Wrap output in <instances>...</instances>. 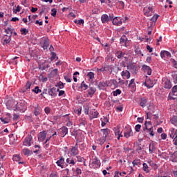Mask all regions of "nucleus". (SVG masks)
<instances>
[{"label": "nucleus", "instance_id": "c03bdc74", "mask_svg": "<svg viewBox=\"0 0 177 177\" xmlns=\"http://www.w3.org/2000/svg\"><path fill=\"white\" fill-rule=\"evenodd\" d=\"M31 85H32V83H31L30 81H28L25 85V91H28L30 88H31Z\"/></svg>", "mask_w": 177, "mask_h": 177}, {"label": "nucleus", "instance_id": "2f4dec72", "mask_svg": "<svg viewBox=\"0 0 177 177\" xmlns=\"http://www.w3.org/2000/svg\"><path fill=\"white\" fill-rule=\"evenodd\" d=\"M149 165L150 167H151L152 169H154V171H156V169H158V166L157 165V164L153 162V161L150 160L148 162Z\"/></svg>", "mask_w": 177, "mask_h": 177}, {"label": "nucleus", "instance_id": "de8ad7c7", "mask_svg": "<svg viewBox=\"0 0 177 177\" xmlns=\"http://www.w3.org/2000/svg\"><path fill=\"white\" fill-rule=\"evenodd\" d=\"M87 77H88L90 80H93L95 78V73L93 72H89L87 74Z\"/></svg>", "mask_w": 177, "mask_h": 177}, {"label": "nucleus", "instance_id": "774afa93", "mask_svg": "<svg viewBox=\"0 0 177 177\" xmlns=\"http://www.w3.org/2000/svg\"><path fill=\"white\" fill-rule=\"evenodd\" d=\"M145 127H153V126H151V121H149V122L145 121Z\"/></svg>", "mask_w": 177, "mask_h": 177}, {"label": "nucleus", "instance_id": "7c9ffc66", "mask_svg": "<svg viewBox=\"0 0 177 177\" xmlns=\"http://www.w3.org/2000/svg\"><path fill=\"white\" fill-rule=\"evenodd\" d=\"M23 153L24 156H31L32 155V151L28 149H23Z\"/></svg>", "mask_w": 177, "mask_h": 177}, {"label": "nucleus", "instance_id": "c9c22d12", "mask_svg": "<svg viewBox=\"0 0 177 177\" xmlns=\"http://www.w3.org/2000/svg\"><path fill=\"white\" fill-rule=\"evenodd\" d=\"M13 31H15V30L11 28H8L5 29V32H6V34L10 35V37H12V34H13Z\"/></svg>", "mask_w": 177, "mask_h": 177}, {"label": "nucleus", "instance_id": "864d4df0", "mask_svg": "<svg viewBox=\"0 0 177 177\" xmlns=\"http://www.w3.org/2000/svg\"><path fill=\"white\" fill-rule=\"evenodd\" d=\"M118 95H121V90L117 89L116 91H113V96H118Z\"/></svg>", "mask_w": 177, "mask_h": 177}, {"label": "nucleus", "instance_id": "7ed1b4c3", "mask_svg": "<svg viewBox=\"0 0 177 177\" xmlns=\"http://www.w3.org/2000/svg\"><path fill=\"white\" fill-rule=\"evenodd\" d=\"M169 135L170 138L173 140V143L175 146H177V129L175 131V129H171Z\"/></svg>", "mask_w": 177, "mask_h": 177}, {"label": "nucleus", "instance_id": "423d86ee", "mask_svg": "<svg viewBox=\"0 0 177 177\" xmlns=\"http://www.w3.org/2000/svg\"><path fill=\"white\" fill-rule=\"evenodd\" d=\"M114 16L113 15H107L106 14H104L101 17V20L102 23H109V21H111V20H113Z\"/></svg>", "mask_w": 177, "mask_h": 177}, {"label": "nucleus", "instance_id": "a19ab883", "mask_svg": "<svg viewBox=\"0 0 177 177\" xmlns=\"http://www.w3.org/2000/svg\"><path fill=\"white\" fill-rule=\"evenodd\" d=\"M128 70H133V71H136V66L133 64H130L127 66Z\"/></svg>", "mask_w": 177, "mask_h": 177}, {"label": "nucleus", "instance_id": "ea45409f", "mask_svg": "<svg viewBox=\"0 0 177 177\" xmlns=\"http://www.w3.org/2000/svg\"><path fill=\"white\" fill-rule=\"evenodd\" d=\"M111 82L112 85H113L114 88H118V86H120V83H118V82H117V80H111Z\"/></svg>", "mask_w": 177, "mask_h": 177}, {"label": "nucleus", "instance_id": "5fc2aeb1", "mask_svg": "<svg viewBox=\"0 0 177 177\" xmlns=\"http://www.w3.org/2000/svg\"><path fill=\"white\" fill-rule=\"evenodd\" d=\"M75 174H76V176H78V175H81V174H82V171L81 170V169L77 167L76 168Z\"/></svg>", "mask_w": 177, "mask_h": 177}, {"label": "nucleus", "instance_id": "a211bd4d", "mask_svg": "<svg viewBox=\"0 0 177 177\" xmlns=\"http://www.w3.org/2000/svg\"><path fill=\"white\" fill-rule=\"evenodd\" d=\"M72 156H77L78 154V143H76L75 147L71 149Z\"/></svg>", "mask_w": 177, "mask_h": 177}, {"label": "nucleus", "instance_id": "0e129e2a", "mask_svg": "<svg viewBox=\"0 0 177 177\" xmlns=\"http://www.w3.org/2000/svg\"><path fill=\"white\" fill-rule=\"evenodd\" d=\"M21 9V8L20 7V6H17V8L15 9V10H13V12H14V13L16 14V13H17V12H20Z\"/></svg>", "mask_w": 177, "mask_h": 177}, {"label": "nucleus", "instance_id": "4c0bfd02", "mask_svg": "<svg viewBox=\"0 0 177 177\" xmlns=\"http://www.w3.org/2000/svg\"><path fill=\"white\" fill-rule=\"evenodd\" d=\"M0 120L1 122H3V124H9V122L10 121V118H0Z\"/></svg>", "mask_w": 177, "mask_h": 177}, {"label": "nucleus", "instance_id": "58836bf2", "mask_svg": "<svg viewBox=\"0 0 177 177\" xmlns=\"http://www.w3.org/2000/svg\"><path fill=\"white\" fill-rule=\"evenodd\" d=\"M40 111L41 110L39 109V107L38 106L35 107L34 114L36 117L38 116L39 114H41Z\"/></svg>", "mask_w": 177, "mask_h": 177}, {"label": "nucleus", "instance_id": "c85d7f7f", "mask_svg": "<svg viewBox=\"0 0 177 177\" xmlns=\"http://www.w3.org/2000/svg\"><path fill=\"white\" fill-rule=\"evenodd\" d=\"M130 136H133V132H132V129H129L127 132H124V138H130Z\"/></svg>", "mask_w": 177, "mask_h": 177}, {"label": "nucleus", "instance_id": "2eb2a0df", "mask_svg": "<svg viewBox=\"0 0 177 177\" xmlns=\"http://www.w3.org/2000/svg\"><path fill=\"white\" fill-rule=\"evenodd\" d=\"M163 84H164V88H165V89H171V88H172V84H171V81L168 79L163 80Z\"/></svg>", "mask_w": 177, "mask_h": 177}, {"label": "nucleus", "instance_id": "cd10ccee", "mask_svg": "<svg viewBox=\"0 0 177 177\" xmlns=\"http://www.w3.org/2000/svg\"><path fill=\"white\" fill-rule=\"evenodd\" d=\"M116 57H118V59H122V57L125 55V53H123L122 51H116V53H115Z\"/></svg>", "mask_w": 177, "mask_h": 177}, {"label": "nucleus", "instance_id": "bf43d9fd", "mask_svg": "<svg viewBox=\"0 0 177 177\" xmlns=\"http://www.w3.org/2000/svg\"><path fill=\"white\" fill-rule=\"evenodd\" d=\"M51 12H53L51 13V16H53V17H56V13H57V10H56L55 8H53V9L51 10Z\"/></svg>", "mask_w": 177, "mask_h": 177}, {"label": "nucleus", "instance_id": "393cba45", "mask_svg": "<svg viewBox=\"0 0 177 177\" xmlns=\"http://www.w3.org/2000/svg\"><path fill=\"white\" fill-rule=\"evenodd\" d=\"M97 115H99V112H97L95 109L90 111L91 118H97Z\"/></svg>", "mask_w": 177, "mask_h": 177}, {"label": "nucleus", "instance_id": "20e7f679", "mask_svg": "<svg viewBox=\"0 0 177 177\" xmlns=\"http://www.w3.org/2000/svg\"><path fill=\"white\" fill-rule=\"evenodd\" d=\"M40 45L43 49H48L49 48V39L48 37H42L40 39Z\"/></svg>", "mask_w": 177, "mask_h": 177}, {"label": "nucleus", "instance_id": "72a5a7b5", "mask_svg": "<svg viewBox=\"0 0 177 177\" xmlns=\"http://www.w3.org/2000/svg\"><path fill=\"white\" fill-rule=\"evenodd\" d=\"M104 70L105 71H106L107 73H110L111 74V73H113V67L111 66V65L104 66Z\"/></svg>", "mask_w": 177, "mask_h": 177}, {"label": "nucleus", "instance_id": "09e8293b", "mask_svg": "<svg viewBox=\"0 0 177 177\" xmlns=\"http://www.w3.org/2000/svg\"><path fill=\"white\" fill-rule=\"evenodd\" d=\"M77 159V162H85V158H84L83 157L80 156H76Z\"/></svg>", "mask_w": 177, "mask_h": 177}, {"label": "nucleus", "instance_id": "338daca9", "mask_svg": "<svg viewBox=\"0 0 177 177\" xmlns=\"http://www.w3.org/2000/svg\"><path fill=\"white\" fill-rule=\"evenodd\" d=\"M147 50H149V53H151L153 52V48L150 47V46H147Z\"/></svg>", "mask_w": 177, "mask_h": 177}, {"label": "nucleus", "instance_id": "bb28decb", "mask_svg": "<svg viewBox=\"0 0 177 177\" xmlns=\"http://www.w3.org/2000/svg\"><path fill=\"white\" fill-rule=\"evenodd\" d=\"M149 148L150 154H153V152L156 151V145L154 143H150Z\"/></svg>", "mask_w": 177, "mask_h": 177}, {"label": "nucleus", "instance_id": "9b49d317", "mask_svg": "<svg viewBox=\"0 0 177 177\" xmlns=\"http://www.w3.org/2000/svg\"><path fill=\"white\" fill-rule=\"evenodd\" d=\"M112 23L114 26H121L122 24V19L120 17H115L112 19Z\"/></svg>", "mask_w": 177, "mask_h": 177}, {"label": "nucleus", "instance_id": "39448f33", "mask_svg": "<svg viewBox=\"0 0 177 177\" xmlns=\"http://www.w3.org/2000/svg\"><path fill=\"white\" fill-rule=\"evenodd\" d=\"M91 168H93L94 169L96 168H100V160L95 157L93 162L90 164Z\"/></svg>", "mask_w": 177, "mask_h": 177}, {"label": "nucleus", "instance_id": "6ab92c4d", "mask_svg": "<svg viewBox=\"0 0 177 177\" xmlns=\"http://www.w3.org/2000/svg\"><path fill=\"white\" fill-rule=\"evenodd\" d=\"M121 75L124 80H125V78H127V80H129L131 78V73H129L128 71H123L121 73Z\"/></svg>", "mask_w": 177, "mask_h": 177}, {"label": "nucleus", "instance_id": "f704fd0d", "mask_svg": "<svg viewBox=\"0 0 177 177\" xmlns=\"http://www.w3.org/2000/svg\"><path fill=\"white\" fill-rule=\"evenodd\" d=\"M56 164L58 165V167H61L62 168H63L62 165L64 164V158L62 157L61 158H59V160L56 162Z\"/></svg>", "mask_w": 177, "mask_h": 177}, {"label": "nucleus", "instance_id": "9d476101", "mask_svg": "<svg viewBox=\"0 0 177 177\" xmlns=\"http://www.w3.org/2000/svg\"><path fill=\"white\" fill-rule=\"evenodd\" d=\"M59 88L53 87L48 90V95H50V96H52L53 97H55V96L57 95V93L59 92Z\"/></svg>", "mask_w": 177, "mask_h": 177}, {"label": "nucleus", "instance_id": "5701e85b", "mask_svg": "<svg viewBox=\"0 0 177 177\" xmlns=\"http://www.w3.org/2000/svg\"><path fill=\"white\" fill-rule=\"evenodd\" d=\"M88 124L85 118H80L79 120V127H85Z\"/></svg>", "mask_w": 177, "mask_h": 177}, {"label": "nucleus", "instance_id": "aec40b11", "mask_svg": "<svg viewBox=\"0 0 177 177\" xmlns=\"http://www.w3.org/2000/svg\"><path fill=\"white\" fill-rule=\"evenodd\" d=\"M142 70L145 73H147L148 75H151V68H150V66L143 65Z\"/></svg>", "mask_w": 177, "mask_h": 177}, {"label": "nucleus", "instance_id": "052dcab7", "mask_svg": "<svg viewBox=\"0 0 177 177\" xmlns=\"http://www.w3.org/2000/svg\"><path fill=\"white\" fill-rule=\"evenodd\" d=\"M74 22L76 24H84V19L75 20Z\"/></svg>", "mask_w": 177, "mask_h": 177}, {"label": "nucleus", "instance_id": "412c9836", "mask_svg": "<svg viewBox=\"0 0 177 177\" xmlns=\"http://www.w3.org/2000/svg\"><path fill=\"white\" fill-rule=\"evenodd\" d=\"M6 106H7L8 109H9L10 110L12 109H15L14 106H17V102H15L13 101H8L6 103Z\"/></svg>", "mask_w": 177, "mask_h": 177}, {"label": "nucleus", "instance_id": "6e6552de", "mask_svg": "<svg viewBox=\"0 0 177 177\" xmlns=\"http://www.w3.org/2000/svg\"><path fill=\"white\" fill-rule=\"evenodd\" d=\"M32 141V136L31 135H28V136L26 137L25 140L23 142V145L24 146H28L30 147L31 146V142Z\"/></svg>", "mask_w": 177, "mask_h": 177}, {"label": "nucleus", "instance_id": "13d9d810", "mask_svg": "<svg viewBox=\"0 0 177 177\" xmlns=\"http://www.w3.org/2000/svg\"><path fill=\"white\" fill-rule=\"evenodd\" d=\"M142 149L143 148H142V145L140 144L136 146V151H138V153H140Z\"/></svg>", "mask_w": 177, "mask_h": 177}, {"label": "nucleus", "instance_id": "0eeeda50", "mask_svg": "<svg viewBox=\"0 0 177 177\" xmlns=\"http://www.w3.org/2000/svg\"><path fill=\"white\" fill-rule=\"evenodd\" d=\"M143 132L149 136H154V131H153V127L147 126L143 128Z\"/></svg>", "mask_w": 177, "mask_h": 177}, {"label": "nucleus", "instance_id": "3c124183", "mask_svg": "<svg viewBox=\"0 0 177 177\" xmlns=\"http://www.w3.org/2000/svg\"><path fill=\"white\" fill-rule=\"evenodd\" d=\"M170 62L172 63L173 67H174V68H177V62L174 59H171Z\"/></svg>", "mask_w": 177, "mask_h": 177}, {"label": "nucleus", "instance_id": "79ce46f5", "mask_svg": "<svg viewBox=\"0 0 177 177\" xmlns=\"http://www.w3.org/2000/svg\"><path fill=\"white\" fill-rule=\"evenodd\" d=\"M21 35H27L28 34V29L26 28H21Z\"/></svg>", "mask_w": 177, "mask_h": 177}, {"label": "nucleus", "instance_id": "f8f14e48", "mask_svg": "<svg viewBox=\"0 0 177 177\" xmlns=\"http://www.w3.org/2000/svg\"><path fill=\"white\" fill-rule=\"evenodd\" d=\"M153 13V8L150 6H147L144 8V15L145 16H151V14Z\"/></svg>", "mask_w": 177, "mask_h": 177}, {"label": "nucleus", "instance_id": "37998d69", "mask_svg": "<svg viewBox=\"0 0 177 177\" xmlns=\"http://www.w3.org/2000/svg\"><path fill=\"white\" fill-rule=\"evenodd\" d=\"M113 131L115 132V136H118L120 135H122L121 133H120V127H115Z\"/></svg>", "mask_w": 177, "mask_h": 177}, {"label": "nucleus", "instance_id": "f257e3e1", "mask_svg": "<svg viewBox=\"0 0 177 177\" xmlns=\"http://www.w3.org/2000/svg\"><path fill=\"white\" fill-rule=\"evenodd\" d=\"M109 132H110V130L109 129H102L100 130L99 133V138H100V141H101L102 143L104 142H106V138L109 136Z\"/></svg>", "mask_w": 177, "mask_h": 177}, {"label": "nucleus", "instance_id": "a18cd8bd", "mask_svg": "<svg viewBox=\"0 0 177 177\" xmlns=\"http://www.w3.org/2000/svg\"><path fill=\"white\" fill-rule=\"evenodd\" d=\"M32 92H35V93H41L42 91L39 89V87L38 86H35L34 89L32 90Z\"/></svg>", "mask_w": 177, "mask_h": 177}, {"label": "nucleus", "instance_id": "a878e982", "mask_svg": "<svg viewBox=\"0 0 177 177\" xmlns=\"http://www.w3.org/2000/svg\"><path fill=\"white\" fill-rule=\"evenodd\" d=\"M88 95L92 97L93 95H95V92H96V88L90 87V88L87 91Z\"/></svg>", "mask_w": 177, "mask_h": 177}, {"label": "nucleus", "instance_id": "4be33fe9", "mask_svg": "<svg viewBox=\"0 0 177 177\" xmlns=\"http://www.w3.org/2000/svg\"><path fill=\"white\" fill-rule=\"evenodd\" d=\"M160 57L162 59H164V57H171V53L167 50H162L160 52Z\"/></svg>", "mask_w": 177, "mask_h": 177}, {"label": "nucleus", "instance_id": "e433bc0d", "mask_svg": "<svg viewBox=\"0 0 177 177\" xmlns=\"http://www.w3.org/2000/svg\"><path fill=\"white\" fill-rule=\"evenodd\" d=\"M170 122H171L173 125H175V127H177V116H173L170 120Z\"/></svg>", "mask_w": 177, "mask_h": 177}, {"label": "nucleus", "instance_id": "c756f323", "mask_svg": "<svg viewBox=\"0 0 177 177\" xmlns=\"http://www.w3.org/2000/svg\"><path fill=\"white\" fill-rule=\"evenodd\" d=\"M128 41V39L127 38V36L123 35L120 38V44L122 45L123 44H124L125 46H127V41Z\"/></svg>", "mask_w": 177, "mask_h": 177}, {"label": "nucleus", "instance_id": "4468645a", "mask_svg": "<svg viewBox=\"0 0 177 177\" xmlns=\"http://www.w3.org/2000/svg\"><path fill=\"white\" fill-rule=\"evenodd\" d=\"M11 36L10 35H4L3 37L1 39L3 45H8L10 42L11 40Z\"/></svg>", "mask_w": 177, "mask_h": 177}, {"label": "nucleus", "instance_id": "1a4fd4ad", "mask_svg": "<svg viewBox=\"0 0 177 177\" xmlns=\"http://www.w3.org/2000/svg\"><path fill=\"white\" fill-rule=\"evenodd\" d=\"M67 133H68V129L66 127L64 126L59 129V135L61 138H64Z\"/></svg>", "mask_w": 177, "mask_h": 177}, {"label": "nucleus", "instance_id": "b1692460", "mask_svg": "<svg viewBox=\"0 0 177 177\" xmlns=\"http://www.w3.org/2000/svg\"><path fill=\"white\" fill-rule=\"evenodd\" d=\"M140 106H141V107H146V106H147V98H141L140 100Z\"/></svg>", "mask_w": 177, "mask_h": 177}, {"label": "nucleus", "instance_id": "ddd939ff", "mask_svg": "<svg viewBox=\"0 0 177 177\" xmlns=\"http://www.w3.org/2000/svg\"><path fill=\"white\" fill-rule=\"evenodd\" d=\"M46 131H43L41 132H40L38 135V140L39 142H44V140H45V139H46Z\"/></svg>", "mask_w": 177, "mask_h": 177}, {"label": "nucleus", "instance_id": "e2e57ef3", "mask_svg": "<svg viewBox=\"0 0 177 177\" xmlns=\"http://www.w3.org/2000/svg\"><path fill=\"white\" fill-rule=\"evenodd\" d=\"M135 52L136 55H141V56H143V54H142V52L140 51V50L139 49V48H136L135 49Z\"/></svg>", "mask_w": 177, "mask_h": 177}, {"label": "nucleus", "instance_id": "6e6d98bb", "mask_svg": "<svg viewBox=\"0 0 177 177\" xmlns=\"http://www.w3.org/2000/svg\"><path fill=\"white\" fill-rule=\"evenodd\" d=\"M157 19H158V15H153L151 19V21L156 23L157 21Z\"/></svg>", "mask_w": 177, "mask_h": 177}, {"label": "nucleus", "instance_id": "69168bd1", "mask_svg": "<svg viewBox=\"0 0 177 177\" xmlns=\"http://www.w3.org/2000/svg\"><path fill=\"white\" fill-rule=\"evenodd\" d=\"M161 139H162L163 140H165V139H167V133H162L161 134Z\"/></svg>", "mask_w": 177, "mask_h": 177}, {"label": "nucleus", "instance_id": "f3484780", "mask_svg": "<svg viewBox=\"0 0 177 177\" xmlns=\"http://www.w3.org/2000/svg\"><path fill=\"white\" fill-rule=\"evenodd\" d=\"M107 86H109V81L100 82L98 84V88H100V89H104V88H107Z\"/></svg>", "mask_w": 177, "mask_h": 177}, {"label": "nucleus", "instance_id": "dca6fc26", "mask_svg": "<svg viewBox=\"0 0 177 177\" xmlns=\"http://www.w3.org/2000/svg\"><path fill=\"white\" fill-rule=\"evenodd\" d=\"M144 85L147 86L148 89H150V88H153V86H154V83L151 80L147 78L145 82L144 83Z\"/></svg>", "mask_w": 177, "mask_h": 177}, {"label": "nucleus", "instance_id": "473e14b6", "mask_svg": "<svg viewBox=\"0 0 177 177\" xmlns=\"http://www.w3.org/2000/svg\"><path fill=\"white\" fill-rule=\"evenodd\" d=\"M143 171L146 172V174H149L150 172V167L147 165V163H143Z\"/></svg>", "mask_w": 177, "mask_h": 177}, {"label": "nucleus", "instance_id": "49530a36", "mask_svg": "<svg viewBox=\"0 0 177 177\" xmlns=\"http://www.w3.org/2000/svg\"><path fill=\"white\" fill-rule=\"evenodd\" d=\"M129 88H135V79H131L129 84Z\"/></svg>", "mask_w": 177, "mask_h": 177}, {"label": "nucleus", "instance_id": "8fccbe9b", "mask_svg": "<svg viewBox=\"0 0 177 177\" xmlns=\"http://www.w3.org/2000/svg\"><path fill=\"white\" fill-rule=\"evenodd\" d=\"M13 161H20V155H14L12 158Z\"/></svg>", "mask_w": 177, "mask_h": 177}, {"label": "nucleus", "instance_id": "603ef678", "mask_svg": "<svg viewBox=\"0 0 177 177\" xmlns=\"http://www.w3.org/2000/svg\"><path fill=\"white\" fill-rule=\"evenodd\" d=\"M132 164L135 165H140V160L139 159H136L133 161Z\"/></svg>", "mask_w": 177, "mask_h": 177}, {"label": "nucleus", "instance_id": "4d7b16f0", "mask_svg": "<svg viewBox=\"0 0 177 177\" xmlns=\"http://www.w3.org/2000/svg\"><path fill=\"white\" fill-rule=\"evenodd\" d=\"M81 88H84V91H86L88 89V85L85 84V82H82L81 84Z\"/></svg>", "mask_w": 177, "mask_h": 177}, {"label": "nucleus", "instance_id": "f03ea898", "mask_svg": "<svg viewBox=\"0 0 177 177\" xmlns=\"http://www.w3.org/2000/svg\"><path fill=\"white\" fill-rule=\"evenodd\" d=\"M168 100H177V86H174L169 94Z\"/></svg>", "mask_w": 177, "mask_h": 177}, {"label": "nucleus", "instance_id": "680f3d73", "mask_svg": "<svg viewBox=\"0 0 177 177\" xmlns=\"http://www.w3.org/2000/svg\"><path fill=\"white\" fill-rule=\"evenodd\" d=\"M140 128H142V126L140 124L136 125L135 129L136 132H140Z\"/></svg>", "mask_w": 177, "mask_h": 177}]
</instances>
